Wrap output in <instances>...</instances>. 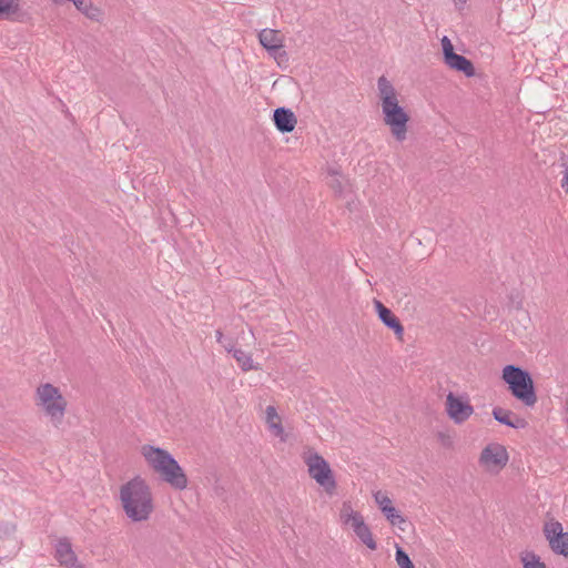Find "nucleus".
Masks as SVG:
<instances>
[{
	"label": "nucleus",
	"mask_w": 568,
	"mask_h": 568,
	"mask_svg": "<svg viewBox=\"0 0 568 568\" xmlns=\"http://www.w3.org/2000/svg\"><path fill=\"white\" fill-rule=\"evenodd\" d=\"M120 500L126 517L134 523L148 520L154 510L151 488L140 476L121 486Z\"/></svg>",
	"instance_id": "obj_1"
},
{
	"label": "nucleus",
	"mask_w": 568,
	"mask_h": 568,
	"mask_svg": "<svg viewBox=\"0 0 568 568\" xmlns=\"http://www.w3.org/2000/svg\"><path fill=\"white\" fill-rule=\"evenodd\" d=\"M141 454L162 481L175 490H184L187 487L189 479L184 469L169 450L153 445H143Z\"/></svg>",
	"instance_id": "obj_2"
},
{
	"label": "nucleus",
	"mask_w": 568,
	"mask_h": 568,
	"mask_svg": "<svg viewBox=\"0 0 568 568\" xmlns=\"http://www.w3.org/2000/svg\"><path fill=\"white\" fill-rule=\"evenodd\" d=\"M501 379L508 386L511 396L527 407L537 403V392L530 372L521 366L508 364L503 368Z\"/></svg>",
	"instance_id": "obj_3"
},
{
	"label": "nucleus",
	"mask_w": 568,
	"mask_h": 568,
	"mask_svg": "<svg viewBox=\"0 0 568 568\" xmlns=\"http://www.w3.org/2000/svg\"><path fill=\"white\" fill-rule=\"evenodd\" d=\"M39 405H41L45 414L51 420L58 425L62 422L68 402L61 394L60 389L50 383L42 384L37 389Z\"/></svg>",
	"instance_id": "obj_4"
},
{
	"label": "nucleus",
	"mask_w": 568,
	"mask_h": 568,
	"mask_svg": "<svg viewBox=\"0 0 568 568\" xmlns=\"http://www.w3.org/2000/svg\"><path fill=\"white\" fill-rule=\"evenodd\" d=\"M383 120L389 128L392 135L396 141L403 142L408 131V122L410 120L406 110L399 105L398 100L395 102H386L382 105Z\"/></svg>",
	"instance_id": "obj_5"
},
{
	"label": "nucleus",
	"mask_w": 568,
	"mask_h": 568,
	"mask_svg": "<svg viewBox=\"0 0 568 568\" xmlns=\"http://www.w3.org/2000/svg\"><path fill=\"white\" fill-rule=\"evenodd\" d=\"M341 521L351 524L356 537L371 550L377 549V542L373 538L371 528L365 523L361 513L353 510L351 501H344L341 509Z\"/></svg>",
	"instance_id": "obj_6"
},
{
	"label": "nucleus",
	"mask_w": 568,
	"mask_h": 568,
	"mask_svg": "<svg viewBox=\"0 0 568 568\" xmlns=\"http://www.w3.org/2000/svg\"><path fill=\"white\" fill-rule=\"evenodd\" d=\"M308 467L310 476L324 488L327 494H332L336 488V480L328 462L318 453L311 454L305 460Z\"/></svg>",
	"instance_id": "obj_7"
},
{
	"label": "nucleus",
	"mask_w": 568,
	"mask_h": 568,
	"mask_svg": "<svg viewBox=\"0 0 568 568\" xmlns=\"http://www.w3.org/2000/svg\"><path fill=\"white\" fill-rule=\"evenodd\" d=\"M261 45L273 57L278 65L288 62V54L284 50V37L278 30L263 29L258 33Z\"/></svg>",
	"instance_id": "obj_8"
},
{
	"label": "nucleus",
	"mask_w": 568,
	"mask_h": 568,
	"mask_svg": "<svg viewBox=\"0 0 568 568\" xmlns=\"http://www.w3.org/2000/svg\"><path fill=\"white\" fill-rule=\"evenodd\" d=\"M544 534L549 542L550 549L556 554L568 557V532H565L562 525L557 520L546 523Z\"/></svg>",
	"instance_id": "obj_9"
},
{
	"label": "nucleus",
	"mask_w": 568,
	"mask_h": 568,
	"mask_svg": "<svg viewBox=\"0 0 568 568\" xmlns=\"http://www.w3.org/2000/svg\"><path fill=\"white\" fill-rule=\"evenodd\" d=\"M446 412L448 417L456 424H463L473 415L474 407L467 399L464 400L453 392H449L446 396Z\"/></svg>",
	"instance_id": "obj_10"
},
{
	"label": "nucleus",
	"mask_w": 568,
	"mask_h": 568,
	"mask_svg": "<svg viewBox=\"0 0 568 568\" xmlns=\"http://www.w3.org/2000/svg\"><path fill=\"white\" fill-rule=\"evenodd\" d=\"M508 459L509 455L504 445L489 444L481 450L479 463L488 468L494 466L499 470L507 465Z\"/></svg>",
	"instance_id": "obj_11"
},
{
	"label": "nucleus",
	"mask_w": 568,
	"mask_h": 568,
	"mask_svg": "<svg viewBox=\"0 0 568 568\" xmlns=\"http://www.w3.org/2000/svg\"><path fill=\"white\" fill-rule=\"evenodd\" d=\"M374 308L377 313L379 321L389 329H392L398 339H403L404 326L399 318L393 313L390 308L385 306L379 300L374 298Z\"/></svg>",
	"instance_id": "obj_12"
},
{
	"label": "nucleus",
	"mask_w": 568,
	"mask_h": 568,
	"mask_svg": "<svg viewBox=\"0 0 568 568\" xmlns=\"http://www.w3.org/2000/svg\"><path fill=\"white\" fill-rule=\"evenodd\" d=\"M2 19L28 23L32 17L28 11L20 8L19 0H0V20Z\"/></svg>",
	"instance_id": "obj_13"
},
{
	"label": "nucleus",
	"mask_w": 568,
	"mask_h": 568,
	"mask_svg": "<svg viewBox=\"0 0 568 568\" xmlns=\"http://www.w3.org/2000/svg\"><path fill=\"white\" fill-rule=\"evenodd\" d=\"M55 559L65 568H84L78 562V557L72 549V545L68 538H61L55 546Z\"/></svg>",
	"instance_id": "obj_14"
},
{
	"label": "nucleus",
	"mask_w": 568,
	"mask_h": 568,
	"mask_svg": "<svg viewBox=\"0 0 568 568\" xmlns=\"http://www.w3.org/2000/svg\"><path fill=\"white\" fill-rule=\"evenodd\" d=\"M273 122L275 128L283 134L294 131L297 119L295 113L288 108H277L273 112Z\"/></svg>",
	"instance_id": "obj_15"
},
{
	"label": "nucleus",
	"mask_w": 568,
	"mask_h": 568,
	"mask_svg": "<svg viewBox=\"0 0 568 568\" xmlns=\"http://www.w3.org/2000/svg\"><path fill=\"white\" fill-rule=\"evenodd\" d=\"M444 62L452 69L457 72L464 73L466 77H474L476 71L473 62L466 57L458 54L456 52H452Z\"/></svg>",
	"instance_id": "obj_16"
},
{
	"label": "nucleus",
	"mask_w": 568,
	"mask_h": 568,
	"mask_svg": "<svg viewBox=\"0 0 568 568\" xmlns=\"http://www.w3.org/2000/svg\"><path fill=\"white\" fill-rule=\"evenodd\" d=\"M227 353H232L233 357L239 363L240 367L244 372L257 371L258 365H253L252 356L240 348H235L230 342L229 345H224Z\"/></svg>",
	"instance_id": "obj_17"
},
{
	"label": "nucleus",
	"mask_w": 568,
	"mask_h": 568,
	"mask_svg": "<svg viewBox=\"0 0 568 568\" xmlns=\"http://www.w3.org/2000/svg\"><path fill=\"white\" fill-rule=\"evenodd\" d=\"M377 87L379 91L381 105H385L386 102H395L397 101V93L393 84L386 79V77L382 75L377 81Z\"/></svg>",
	"instance_id": "obj_18"
},
{
	"label": "nucleus",
	"mask_w": 568,
	"mask_h": 568,
	"mask_svg": "<svg viewBox=\"0 0 568 568\" xmlns=\"http://www.w3.org/2000/svg\"><path fill=\"white\" fill-rule=\"evenodd\" d=\"M381 511L392 526H398L402 530H405L402 525L408 524V520L393 505L384 508V510Z\"/></svg>",
	"instance_id": "obj_19"
},
{
	"label": "nucleus",
	"mask_w": 568,
	"mask_h": 568,
	"mask_svg": "<svg viewBox=\"0 0 568 568\" xmlns=\"http://www.w3.org/2000/svg\"><path fill=\"white\" fill-rule=\"evenodd\" d=\"M523 568H547L540 556L534 551H524L520 555Z\"/></svg>",
	"instance_id": "obj_20"
},
{
	"label": "nucleus",
	"mask_w": 568,
	"mask_h": 568,
	"mask_svg": "<svg viewBox=\"0 0 568 568\" xmlns=\"http://www.w3.org/2000/svg\"><path fill=\"white\" fill-rule=\"evenodd\" d=\"M491 414H493V417L498 423H500L503 425H506L508 427L511 425V419L515 416V414L511 410L505 409V408H501V407H495L493 409Z\"/></svg>",
	"instance_id": "obj_21"
},
{
	"label": "nucleus",
	"mask_w": 568,
	"mask_h": 568,
	"mask_svg": "<svg viewBox=\"0 0 568 568\" xmlns=\"http://www.w3.org/2000/svg\"><path fill=\"white\" fill-rule=\"evenodd\" d=\"M395 559L399 568H415L408 554L399 545H396Z\"/></svg>",
	"instance_id": "obj_22"
},
{
	"label": "nucleus",
	"mask_w": 568,
	"mask_h": 568,
	"mask_svg": "<svg viewBox=\"0 0 568 568\" xmlns=\"http://www.w3.org/2000/svg\"><path fill=\"white\" fill-rule=\"evenodd\" d=\"M373 497L375 503L378 505L379 510H384V508L392 505V499L381 490L374 493Z\"/></svg>",
	"instance_id": "obj_23"
},
{
	"label": "nucleus",
	"mask_w": 568,
	"mask_h": 568,
	"mask_svg": "<svg viewBox=\"0 0 568 568\" xmlns=\"http://www.w3.org/2000/svg\"><path fill=\"white\" fill-rule=\"evenodd\" d=\"M442 49H443L444 59H446L449 54H452V52H455L454 45L447 37H444L442 39Z\"/></svg>",
	"instance_id": "obj_24"
},
{
	"label": "nucleus",
	"mask_w": 568,
	"mask_h": 568,
	"mask_svg": "<svg viewBox=\"0 0 568 568\" xmlns=\"http://www.w3.org/2000/svg\"><path fill=\"white\" fill-rule=\"evenodd\" d=\"M527 426H528V422L525 418L515 415L514 418L511 419V425L509 427L519 429V428H526Z\"/></svg>",
	"instance_id": "obj_25"
},
{
	"label": "nucleus",
	"mask_w": 568,
	"mask_h": 568,
	"mask_svg": "<svg viewBox=\"0 0 568 568\" xmlns=\"http://www.w3.org/2000/svg\"><path fill=\"white\" fill-rule=\"evenodd\" d=\"M275 418L280 419L275 407L274 406H267V408H266V420H267L268 425L271 423H274Z\"/></svg>",
	"instance_id": "obj_26"
},
{
	"label": "nucleus",
	"mask_w": 568,
	"mask_h": 568,
	"mask_svg": "<svg viewBox=\"0 0 568 568\" xmlns=\"http://www.w3.org/2000/svg\"><path fill=\"white\" fill-rule=\"evenodd\" d=\"M329 186L334 190L336 194L341 195L343 193V184L341 180H338L337 178H334L331 181Z\"/></svg>",
	"instance_id": "obj_27"
},
{
	"label": "nucleus",
	"mask_w": 568,
	"mask_h": 568,
	"mask_svg": "<svg viewBox=\"0 0 568 568\" xmlns=\"http://www.w3.org/2000/svg\"><path fill=\"white\" fill-rule=\"evenodd\" d=\"M562 166H565V170H564V175H562V180H561V187L568 192V165L567 164H562Z\"/></svg>",
	"instance_id": "obj_28"
},
{
	"label": "nucleus",
	"mask_w": 568,
	"mask_h": 568,
	"mask_svg": "<svg viewBox=\"0 0 568 568\" xmlns=\"http://www.w3.org/2000/svg\"><path fill=\"white\" fill-rule=\"evenodd\" d=\"M270 428L273 429L275 432V435L276 436H280L283 434L284 429H283V426L281 424V422H277V423H271L270 424Z\"/></svg>",
	"instance_id": "obj_29"
},
{
	"label": "nucleus",
	"mask_w": 568,
	"mask_h": 568,
	"mask_svg": "<svg viewBox=\"0 0 568 568\" xmlns=\"http://www.w3.org/2000/svg\"><path fill=\"white\" fill-rule=\"evenodd\" d=\"M215 335H216V341L224 346L225 345L224 342H223L224 335H223L222 331L217 329L215 332Z\"/></svg>",
	"instance_id": "obj_30"
},
{
	"label": "nucleus",
	"mask_w": 568,
	"mask_h": 568,
	"mask_svg": "<svg viewBox=\"0 0 568 568\" xmlns=\"http://www.w3.org/2000/svg\"><path fill=\"white\" fill-rule=\"evenodd\" d=\"M453 1L458 10H462L467 2V0H453Z\"/></svg>",
	"instance_id": "obj_31"
},
{
	"label": "nucleus",
	"mask_w": 568,
	"mask_h": 568,
	"mask_svg": "<svg viewBox=\"0 0 568 568\" xmlns=\"http://www.w3.org/2000/svg\"><path fill=\"white\" fill-rule=\"evenodd\" d=\"M54 6H62V0H51Z\"/></svg>",
	"instance_id": "obj_32"
}]
</instances>
